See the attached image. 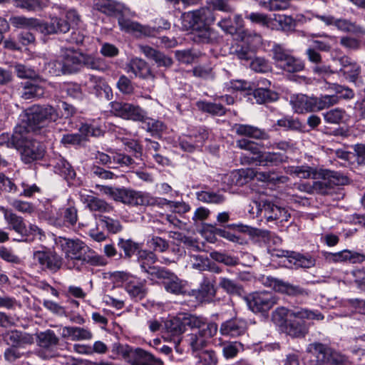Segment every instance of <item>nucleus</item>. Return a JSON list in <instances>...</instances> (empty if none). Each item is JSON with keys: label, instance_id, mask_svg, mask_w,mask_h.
<instances>
[{"label": "nucleus", "instance_id": "46", "mask_svg": "<svg viewBox=\"0 0 365 365\" xmlns=\"http://www.w3.org/2000/svg\"><path fill=\"white\" fill-rule=\"evenodd\" d=\"M85 66L93 70L105 71L108 68V66L104 61L100 58H94L92 56L83 53L82 59V67Z\"/></svg>", "mask_w": 365, "mask_h": 365}, {"label": "nucleus", "instance_id": "47", "mask_svg": "<svg viewBox=\"0 0 365 365\" xmlns=\"http://www.w3.org/2000/svg\"><path fill=\"white\" fill-rule=\"evenodd\" d=\"M219 287L229 294L240 295L242 292V288L239 284L224 277L220 278Z\"/></svg>", "mask_w": 365, "mask_h": 365}, {"label": "nucleus", "instance_id": "37", "mask_svg": "<svg viewBox=\"0 0 365 365\" xmlns=\"http://www.w3.org/2000/svg\"><path fill=\"white\" fill-rule=\"evenodd\" d=\"M165 327L167 332L173 337L178 338L185 331V328L182 319L181 314L165 322Z\"/></svg>", "mask_w": 365, "mask_h": 365}, {"label": "nucleus", "instance_id": "17", "mask_svg": "<svg viewBox=\"0 0 365 365\" xmlns=\"http://www.w3.org/2000/svg\"><path fill=\"white\" fill-rule=\"evenodd\" d=\"M247 329V324L245 319L235 317L222 322L220 332L223 336L237 337L245 334Z\"/></svg>", "mask_w": 365, "mask_h": 365}, {"label": "nucleus", "instance_id": "31", "mask_svg": "<svg viewBox=\"0 0 365 365\" xmlns=\"http://www.w3.org/2000/svg\"><path fill=\"white\" fill-rule=\"evenodd\" d=\"M30 130L31 129L29 126L26 128L24 125H18L15 128L12 134L14 148L21 150L33 140Z\"/></svg>", "mask_w": 365, "mask_h": 365}, {"label": "nucleus", "instance_id": "45", "mask_svg": "<svg viewBox=\"0 0 365 365\" xmlns=\"http://www.w3.org/2000/svg\"><path fill=\"white\" fill-rule=\"evenodd\" d=\"M272 20L274 21L272 29H276L283 31H289L295 26L294 19L289 16L274 14V18L272 19Z\"/></svg>", "mask_w": 365, "mask_h": 365}, {"label": "nucleus", "instance_id": "27", "mask_svg": "<svg viewBox=\"0 0 365 365\" xmlns=\"http://www.w3.org/2000/svg\"><path fill=\"white\" fill-rule=\"evenodd\" d=\"M327 258L333 262L349 261L351 263H359L365 260V255L344 250L339 252L329 253Z\"/></svg>", "mask_w": 365, "mask_h": 365}, {"label": "nucleus", "instance_id": "58", "mask_svg": "<svg viewBox=\"0 0 365 365\" xmlns=\"http://www.w3.org/2000/svg\"><path fill=\"white\" fill-rule=\"evenodd\" d=\"M271 51L272 53V58L278 66L292 56L288 50L285 49L282 45L279 43H274Z\"/></svg>", "mask_w": 365, "mask_h": 365}, {"label": "nucleus", "instance_id": "22", "mask_svg": "<svg viewBox=\"0 0 365 365\" xmlns=\"http://www.w3.org/2000/svg\"><path fill=\"white\" fill-rule=\"evenodd\" d=\"M290 103L293 110L297 113L314 112L315 110V98L299 94L292 97Z\"/></svg>", "mask_w": 365, "mask_h": 365}, {"label": "nucleus", "instance_id": "18", "mask_svg": "<svg viewBox=\"0 0 365 365\" xmlns=\"http://www.w3.org/2000/svg\"><path fill=\"white\" fill-rule=\"evenodd\" d=\"M124 287L129 296L135 301L142 300L148 292L147 281L144 279L138 277L128 278Z\"/></svg>", "mask_w": 365, "mask_h": 365}, {"label": "nucleus", "instance_id": "28", "mask_svg": "<svg viewBox=\"0 0 365 365\" xmlns=\"http://www.w3.org/2000/svg\"><path fill=\"white\" fill-rule=\"evenodd\" d=\"M128 67V71L132 72L136 77L144 79L151 78L152 80L155 78L147 63L140 58L131 59Z\"/></svg>", "mask_w": 365, "mask_h": 365}, {"label": "nucleus", "instance_id": "25", "mask_svg": "<svg viewBox=\"0 0 365 365\" xmlns=\"http://www.w3.org/2000/svg\"><path fill=\"white\" fill-rule=\"evenodd\" d=\"M236 134L257 140H267L269 134L263 129L247 124H235L233 127Z\"/></svg>", "mask_w": 365, "mask_h": 365}, {"label": "nucleus", "instance_id": "62", "mask_svg": "<svg viewBox=\"0 0 365 365\" xmlns=\"http://www.w3.org/2000/svg\"><path fill=\"white\" fill-rule=\"evenodd\" d=\"M164 287L168 292L175 294H182L184 289L182 282L177 275H174L173 277L166 282L165 284H164Z\"/></svg>", "mask_w": 365, "mask_h": 365}, {"label": "nucleus", "instance_id": "54", "mask_svg": "<svg viewBox=\"0 0 365 365\" xmlns=\"http://www.w3.org/2000/svg\"><path fill=\"white\" fill-rule=\"evenodd\" d=\"M215 277L206 275L204 276L202 282L200 285V292L203 293L206 297H212L215 295Z\"/></svg>", "mask_w": 365, "mask_h": 365}, {"label": "nucleus", "instance_id": "12", "mask_svg": "<svg viewBox=\"0 0 365 365\" xmlns=\"http://www.w3.org/2000/svg\"><path fill=\"white\" fill-rule=\"evenodd\" d=\"M123 355L132 365H163L161 359L140 348L126 346L123 351Z\"/></svg>", "mask_w": 365, "mask_h": 365}, {"label": "nucleus", "instance_id": "52", "mask_svg": "<svg viewBox=\"0 0 365 365\" xmlns=\"http://www.w3.org/2000/svg\"><path fill=\"white\" fill-rule=\"evenodd\" d=\"M277 125L287 130L302 131L304 128L303 124L299 119L290 116H285L279 119L277 121Z\"/></svg>", "mask_w": 365, "mask_h": 365}, {"label": "nucleus", "instance_id": "55", "mask_svg": "<svg viewBox=\"0 0 365 365\" xmlns=\"http://www.w3.org/2000/svg\"><path fill=\"white\" fill-rule=\"evenodd\" d=\"M338 30L344 32L364 33L361 27L346 19L335 18L334 25Z\"/></svg>", "mask_w": 365, "mask_h": 365}, {"label": "nucleus", "instance_id": "13", "mask_svg": "<svg viewBox=\"0 0 365 365\" xmlns=\"http://www.w3.org/2000/svg\"><path fill=\"white\" fill-rule=\"evenodd\" d=\"M59 343V338L53 331L48 329L37 334V344L41 347L39 356L45 359L56 356V351Z\"/></svg>", "mask_w": 365, "mask_h": 365}, {"label": "nucleus", "instance_id": "16", "mask_svg": "<svg viewBox=\"0 0 365 365\" xmlns=\"http://www.w3.org/2000/svg\"><path fill=\"white\" fill-rule=\"evenodd\" d=\"M34 258L43 267L52 272L60 269L62 265V258L54 252L36 251L34 254Z\"/></svg>", "mask_w": 365, "mask_h": 365}, {"label": "nucleus", "instance_id": "39", "mask_svg": "<svg viewBox=\"0 0 365 365\" xmlns=\"http://www.w3.org/2000/svg\"><path fill=\"white\" fill-rule=\"evenodd\" d=\"M118 246L124 252L125 258H130L134 255H138L141 250L140 245L130 239L125 240L120 238Z\"/></svg>", "mask_w": 365, "mask_h": 365}, {"label": "nucleus", "instance_id": "11", "mask_svg": "<svg viewBox=\"0 0 365 365\" xmlns=\"http://www.w3.org/2000/svg\"><path fill=\"white\" fill-rule=\"evenodd\" d=\"M110 105V112L117 117L138 122L145 119L146 112L139 106L119 101L111 102Z\"/></svg>", "mask_w": 365, "mask_h": 365}, {"label": "nucleus", "instance_id": "35", "mask_svg": "<svg viewBox=\"0 0 365 365\" xmlns=\"http://www.w3.org/2000/svg\"><path fill=\"white\" fill-rule=\"evenodd\" d=\"M84 202L87 204V207L92 212H110L113 210L111 205L104 200L94 196L87 195Z\"/></svg>", "mask_w": 365, "mask_h": 365}, {"label": "nucleus", "instance_id": "63", "mask_svg": "<svg viewBox=\"0 0 365 365\" xmlns=\"http://www.w3.org/2000/svg\"><path fill=\"white\" fill-rule=\"evenodd\" d=\"M217 330L218 326L216 323L207 322L204 319L198 329V333L209 340L217 334Z\"/></svg>", "mask_w": 365, "mask_h": 365}, {"label": "nucleus", "instance_id": "2", "mask_svg": "<svg viewBox=\"0 0 365 365\" xmlns=\"http://www.w3.org/2000/svg\"><path fill=\"white\" fill-rule=\"evenodd\" d=\"M83 53L73 48H61L57 59L48 63L49 73L53 76L78 73L82 68Z\"/></svg>", "mask_w": 365, "mask_h": 365}, {"label": "nucleus", "instance_id": "10", "mask_svg": "<svg viewBox=\"0 0 365 365\" xmlns=\"http://www.w3.org/2000/svg\"><path fill=\"white\" fill-rule=\"evenodd\" d=\"M215 16L209 9L185 12L181 16L182 29L185 31H195L202 26L204 23H213Z\"/></svg>", "mask_w": 365, "mask_h": 365}, {"label": "nucleus", "instance_id": "48", "mask_svg": "<svg viewBox=\"0 0 365 365\" xmlns=\"http://www.w3.org/2000/svg\"><path fill=\"white\" fill-rule=\"evenodd\" d=\"M54 168L56 172L64 176L65 178H73L76 175L75 171L72 166L66 159L62 157H59L56 160Z\"/></svg>", "mask_w": 365, "mask_h": 365}, {"label": "nucleus", "instance_id": "23", "mask_svg": "<svg viewBox=\"0 0 365 365\" xmlns=\"http://www.w3.org/2000/svg\"><path fill=\"white\" fill-rule=\"evenodd\" d=\"M3 337L8 344L16 347H24L25 345L31 344L34 342L32 335L16 329L6 331Z\"/></svg>", "mask_w": 365, "mask_h": 365}, {"label": "nucleus", "instance_id": "60", "mask_svg": "<svg viewBox=\"0 0 365 365\" xmlns=\"http://www.w3.org/2000/svg\"><path fill=\"white\" fill-rule=\"evenodd\" d=\"M148 275L150 277L151 279H158L163 280L164 284L175 274L165 267L155 266V268L150 269V274Z\"/></svg>", "mask_w": 365, "mask_h": 365}, {"label": "nucleus", "instance_id": "64", "mask_svg": "<svg viewBox=\"0 0 365 365\" xmlns=\"http://www.w3.org/2000/svg\"><path fill=\"white\" fill-rule=\"evenodd\" d=\"M14 71L20 78H26L29 81L39 77V75L32 68L19 63L14 66Z\"/></svg>", "mask_w": 365, "mask_h": 365}, {"label": "nucleus", "instance_id": "24", "mask_svg": "<svg viewBox=\"0 0 365 365\" xmlns=\"http://www.w3.org/2000/svg\"><path fill=\"white\" fill-rule=\"evenodd\" d=\"M70 30V24L63 19L53 17L48 23H41L39 31L46 34L66 33Z\"/></svg>", "mask_w": 365, "mask_h": 365}, {"label": "nucleus", "instance_id": "29", "mask_svg": "<svg viewBox=\"0 0 365 365\" xmlns=\"http://www.w3.org/2000/svg\"><path fill=\"white\" fill-rule=\"evenodd\" d=\"M6 221L10 226V228L21 236V238L16 240L17 241H27L29 234L22 217L17 215L14 212L13 214H6Z\"/></svg>", "mask_w": 365, "mask_h": 365}, {"label": "nucleus", "instance_id": "53", "mask_svg": "<svg viewBox=\"0 0 365 365\" xmlns=\"http://www.w3.org/2000/svg\"><path fill=\"white\" fill-rule=\"evenodd\" d=\"M253 96L257 103H265L277 99V94L267 88H258L253 92Z\"/></svg>", "mask_w": 365, "mask_h": 365}, {"label": "nucleus", "instance_id": "42", "mask_svg": "<svg viewBox=\"0 0 365 365\" xmlns=\"http://www.w3.org/2000/svg\"><path fill=\"white\" fill-rule=\"evenodd\" d=\"M212 23H204L202 26H200L199 29H196L193 31V40L197 43H210L214 38L212 36V31L209 27V25Z\"/></svg>", "mask_w": 365, "mask_h": 365}, {"label": "nucleus", "instance_id": "43", "mask_svg": "<svg viewBox=\"0 0 365 365\" xmlns=\"http://www.w3.org/2000/svg\"><path fill=\"white\" fill-rule=\"evenodd\" d=\"M141 122L145 124L146 130L155 137H160L166 128L165 125L163 122L148 118L147 115H145V120Z\"/></svg>", "mask_w": 365, "mask_h": 365}, {"label": "nucleus", "instance_id": "6", "mask_svg": "<svg viewBox=\"0 0 365 365\" xmlns=\"http://www.w3.org/2000/svg\"><path fill=\"white\" fill-rule=\"evenodd\" d=\"M60 118L58 110L51 105H34L29 108L28 125L32 131L40 129L46 121L55 122Z\"/></svg>", "mask_w": 365, "mask_h": 365}, {"label": "nucleus", "instance_id": "7", "mask_svg": "<svg viewBox=\"0 0 365 365\" xmlns=\"http://www.w3.org/2000/svg\"><path fill=\"white\" fill-rule=\"evenodd\" d=\"M253 203L256 207V212L252 210L250 212L256 213L257 216L263 215L268 221L278 219H281L282 221L288 220L289 215L287 212L275 205L272 197L260 195L258 200H253Z\"/></svg>", "mask_w": 365, "mask_h": 365}, {"label": "nucleus", "instance_id": "61", "mask_svg": "<svg viewBox=\"0 0 365 365\" xmlns=\"http://www.w3.org/2000/svg\"><path fill=\"white\" fill-rule=\"evenodd\" d=\"M252 23L259 24L261 26L273 29L274 21L271 18H269L266 14L252 12L246 16Z\"/></svg>", "mask_w": 365, "mask_h": 365}, {"label": "nucleus", "instance_id": "56", "mask_svg": "<svg viewBox=\"0 0 365 365\" xmlns=\"http://www.w3.org/2000/svg\"><path fill=\"white\" fill-rule=\"evenodd\" d=\"M315 98V110H321L328 108L339 102V97L336 95H325Z\"/></svg>", "mask_w": 365, "mask_h": 365}, {"label": "nucleus", "instance_id": "49", "mask_svg": "<svg viewBox=\"0 0 365 365\" xmlns=\"http://www.w3.org/2000/svg\"><path fill=\"white\" fill-rule=\"evenodd\" d=\"M196 106L199 110L212 115H222L225 113V108L220 103L200 101L196 103Z\"/></svg>", "mask_w": 365, "mask_h": 365}, {"label": "nucleus", "instance_id": "19", "mask_svg": "<svg viewBox=\"0 0 365 365\" xmlns=\"http://www.w3.org/2000/svg\"><path fill=\"white\" fill-rule=\"evenodd\" d=\"M341 68L339 73L350 82L355 83L361 73V67L349 57L344 56L337 59Z\"/></svg>", "mask_w": 365, "mask_h": 365}, {"label": "nucleus", "instance_id": "32", "mask_svg": "<svg viewBox=\"0 0 365 365\" xmlns=\"http://www.w3.org/2000/svg\"><path fill=\"white\" fill-rule=\"evenodd\" d=\"M140 51L144 55L153 60L158 66L170 67L173 64V60L163 53L148 46H141Z\"/></svg>", "mask_w": 365, "mask_h": 365}, {"label": "nucleus", "instance_id": "15", "mask_svg": "<svg viewBox=\"0 0 365 365\" xmlns=\"http://www.w3.org/2000/svg\"><path fill=\"white\" fill-rule=\"evenodd\" d=\"M46 83V81L40 76L22 83L21 98L30 100L43 97L45 93Z\"/></svg>", "mask_w": 365, "mask_h": 365}, {"label": "nucleus", "instance_id": "14", "mask_svg": "<svg viewBox=\"0 0 365 365\" xmlns=\"http://www.w3.org/2000/svg\"><path fill=\"white\" fill-rule=\"evenodd\" d=\"M83 86L86 91L97 97H103L109 100L112 97V90L106 82L105 79L101 76L88 74L86 76Z\"/></svg>", "mask_w": 365, "mask_h": 365}, {"label": "nucleus", "instance_id": "5", "mask_svg": "<svg viewBox=\"0 0 365 365\" xmlns=\"http://www.w3.org/2000/svg\"><path fill=\"white\" fill-rule=\"evenodd\" d=\"M297 318L299 319H324V315L318 312L308 309L297 308L295 309H288L284 307H277L272 313V322L279 327H284L288 323L289 319Z\"/></svg>", "mask_w": 365, "mask_h": 365}, {"label": "nucleus", "instance_id": "38", "mask_svg": "<svg viewBox=\"0 0 365 365\" xmlns=\"http://www.w3.org/2000/svg\"><path fill=\"white\" fill-rule=\"evenodd\" d=\"M123 14H119L120 16L118 19V25L122 31L128 33H146L148 30L146 26H144L136 21L125 18Z\"/></svg>", "mask_w": 365, "mask_h": 365}, {"label": "nucleus", "instance_id": "59", "mask_svg": "<svg viewBox=\"0 0 365 365\" xmlns=\"http://www.w3.org/2000/svg\"><path fill=\"white\" fill-rule=\"evenodd\" d=\"M48 6V0H17V6L29 11L41 10Z\"/></svg>", "mask_w": 365, "mask_h": 365}, {"label": "nucleus", "instance_id": "34", "mask_svg": "<svg viewBox=\"0 0 365 365\" xmlns=\"http://www.w3.org/2000/svg\"><path fill=\"white\" fill-rule=\"evenodd\" d=\"M137 260L143 272L150 274V269L155 268L153 264L158 260L156 255L149 250H140L137 255Z\"/></svg>", "mask_w": 365, "mask_h": 365}, {"label": "nucleus", "instance_id": "3", "mask_svg": "<svg viewBox=\"0 0 365 365\" xmlns=\"http://www.w3.org/2000/svg\"><path fill=\"white\" fill-rule=\"evenodd\" d=\"M306 353L307 356L304 358L305 365H321L325 363L338 364L344 361L342 356L319 342L308 344Z\"/></svg>", "mask_w": 365, "mask_h": 365}, {"label": "nucleus", "instance_id": "26", "mask_svg": "<svg viewBox=\"0 0 365 365\" xmlns=\"http://www.w3.org/2000/svg\"><path fill=\"white\" fill-rule=\"evenodd\" d=\"M289 319L288 323L283 328L286 334L292 338H303L309 331V327L303 319Z\"/></svg>", "mask_w": 365, "mask_h": 365}, {"label": "nucleus", "instance_id": "57", "mask_svg": "<svg viewBox=\"0 0 365 365\" xmlns=\"http://www.w3.org/2000/svg\"><path fill=\"white\" fill-rule=\"evenodd\" d=\"M198 200L205 203L221 204L225 201L223 195L207 191H200L196 193Z\"/></svg>", "mask_w": 365, "mask_h": 365}, {"label": "nucleus", "instance_id": "44", "mask_svg": "<svg viewBox=\"0 0 365 365\" xmlns=\"http://www.w3.org/2000/svg\"><path fill=\"white\" fill-rule=\"evenodd\" d=\"M207 138V134L204 132L198 139L193 140L191 136H187L180 140V147L187 152H192L196 148L200 147L203 141Z\"/></svg>", "mask_w": 365, "mask_h": 365}, {"label": "nucleus", "instance_id": "40", "mask_svg": "<svg viewBox=\"0 0 365 365\" xmlns=\"http://www.w3.org/2000/svg\"><path fill=\"white\" fill-rule=\"evenodd\" d=\"M285 252H282V255ZM286 253L291 257L289 262L293 264L296 267L310 268L315 264V259L310 256H304L294 252Z\"/></svg>", "mask_w": 365, "mask_h": 365}, {"label": "nucleus", "instance_id": "41", "mask_svg": "<svg viewBox=\"0 0 365 365\" xmlns=\"http://www.w3.org/2000/svg\"><path fill=\"white\" fill-rule=\"evenodd\" d=\"M11 25L16 28L37 29L39 30L40 21L35 18L24 16H13L10 19Z\"/></svg>", "mask_w": 365, "mask_h": 365}, {"label": "nucleus", "instance_id": "9", "mask_svg": "<svg viewBox=\"0 0 365 365\" xmlns=\"http://www.w3.org/2000/svg\"><path fill=\"white\" fill-rule=\"evenodd\" d=\"M278 299L269 292H256L245 297L247 307L254 313L268 312L277 304Z\"/></svg>", "mask_w": 365, "mask_h": 365}, {"label": "nucleus", "instance_id": "1", "mask_svg": "<svg viewBox=\"0 0 365 365\" xmlns=\"http://www.w3.org/2000/svg\"><path fill=\"white\" fill-rule=\"evenodd\" d=\"M57 244L60 245L67 259L80 260L93 266H103L106 259L93 251L78 239H69L59 237Z\"/></svg>", "mask_w": 365, "mask_h": 365}, {"label": "nucleus", "instance_id": "20", "mask_svg": "<svg viewBox=\"0 0 365 365\" xmlns=\"http://www.w3.org/2000/svg\"><path fill=\"white\" fill-rule=\"evenodd\" d=\"M93 8L108 16H118L127 10L122 4L113 0H94Z\"/></svg>", "mask_w": 365, "mask_h": 365}, {"label": "nucleus", "instance_id": "21", "mask_svg": "<svg viewBox=\"0 0 365 365\" xmlns=\"http://www.w3.org/2000/svg\"><path fill=\"white\" fill-rule=\"evenodd\" d=\"M43 146L37 140H32L21 150V159L26 163L41 159L44 155Z\"/></svg>", "mask_w": 365, "mask_h": 365}, {"label": "nucleus", "instance_id": "33", "mask_svg": "<svg viewBox=\"0 0 365 365\" xmlns=\"http://www.w3.org/2000/svg\"><path fill=\"white\" fill-rule=\"evenodd\" d=\"M251 160L261 166H272L282 163L283 155L279 153L260 151L258 155L252 158Z\"/></svg>", "mask_w": 365, "mask_h": 365}, {"label": "nucleus", "instance_id": "51", "mask_svg": "<svg viewBox=\"0 0 365 365\" xmlns=\"http://www.w3.org/2000/svg\"><path fill=\"white\" fill-rule=\"evenodd\" d=\"M279 67L288 73H297L304 68V63L302 60L291 56Z\"/></svg>", "mask_w": 365, "mask_h": 365}, {"label": "nucleus", "instance_id": "30", "mask_svg": "<svg viewBox=\"0 0 365 365\" xmlns=\"http://www.w3.org/2000/svg\"><path fill=\"white\" fill-rule=\"evenodd\" d=\"M63 338H69L72 341L89 340L93 337L91 331L83 327H65L62 329Z\"/></svg>", "mask_w": 365, "mask_h": 365}, {"label": "nucleus", "instance_id": "50", "mask_svg": "<svg viewBox=\"0 0 365 365\" xmlns=\"http://www.w3.org/2000/svg\"><path fill=\"white\" fill-rule=\"evenodd\" d=\"M322 178L320 180L314 181L312 189L314 191L322 194L329 195L332 193L333 189L331 187L329 179L327 175L326 171L322 173Z\"/></svg>", "mask_w": 365, "mask_h": 365}, {"label": "nucleus", "instance_id": "4", "mask_svg": "<svg viewBox=\"0 0 365 365\" xmlns=\"http://www.w3.org/2000/svg\"><path fill=\"white\" fill-rule=\"evenodd\" d=\"M99 190L113 200L130 206H145L147 193L128 188H118L110 186L96 185Z\"/></svg>", "mask_w": 365, "mask_h": 365}, {"label": "nucleus", "instance_id": "36", "mask_svg": "<svg viewBox=\"0 0 365 365\" xmlns=\"http://www.w3.org/2000/svg\"><path fill=\"white\" fill-rule=\"evenodd\" d=\"M287 174L293 175L299 178H316L317 173L313 168L304 165L299 166H288L284 168Z\"/></svg>", "mask_w": 365, "mask_h": 365}, {"label": "nucleus", "instance_id": "8", "mask_svg": "<svg viewBox=\"0 0 365 365\" xmlns=\"http://www.w3.org/2000/svg\"><path fill=\"white\" fill-rule=\"evenodd\" d=\"M259 280L265 287H270L275 292L289 297H297L309 295V292L301 286L292 284L272 276L262 275Z\"/></svg>", "mask_w": 365, "mask_h": 365}]
</instances>
